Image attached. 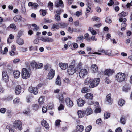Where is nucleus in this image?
Here are the masks:
<instances>
[{
	"instance_id": "nucleus-1",
	"label": "nucleus",
	"mask_w": 132,
	"mask_h": 132,
	"mask_svg": "<svg viewBox=\"0 0 132 132\" xmlns=\"http://www.w3.org/2000/svg\"><path fill=\"white\" fill-rule=\"evenodd\" d=\"M125 78V75L121 72L117 73L116 76V79L119 82H121L124 81Z\"/></svg>"
},
{
	"instance_id": "nucleus-2",
	"label": "nucleus",
	"mask_w": 132,
	"mask_h": 132,
	"mask_svg": "<svg viewBox=\"0 0 132 132\" xmlns=\"http://www.w3.org/2000/svg\"><path fill=\"white\" fill-rule=\"evenodd\" d=\"M30 72L26 68H23L22 70V76L23 79H27L29 77Z\"/></svg>"
},
{
	"instance_id": "nucleus-3",
	"label": "nucleus",
	"mask_w": 132,
	"mask_h": 132,
	"mask_svg": "<svg viewBox=\"0 0 132 132\" xmlns=\"http://www.w3.org/2000/svg\"><path fill=\"white\" fill-rule=\"evenodd\" d=\"M128 14L127 12H122L121 13L119 14V21L120 22H125L126 21V19L125 18H123V17L127 15Z\"/></svg>"
},
{
	"instance_id": "nucleus-4",
	"label": "nucleus",
	"mask_w": 132,
	"mask_h": 132,
	"mask_svg": "<svg viewBox=\"0 0 132 132\" xmlns=\"http://www.w3.org/2000/svg\"><path fill=\"white\" fill-rule=\"evenodd\" d=\"M100 79L99 78H95L93 80L92 79V81L89 85L90 88H93L97 86L99 83Z\"/></svg>"
},
{
	"instance_id": "nucleus-5",
	"label": "nucleus",
	"mask_w": 132,
	"mask_h": 132,
	"mask_svg": "<svg viewBox=\"0 0 132 132\" xmlns=\"http://www.w3.org/2000/svg\"><path fill=\"white\" fill-rule=\"evenodd\" d=\"M14 127L16 129L18 128L19 130L22 129V123L19 120H15L14 123Z\"/></svg>"
},
{
	"instance_id": "nucleus-6",
	"label": "nucleus",
	"mask_w": 132,
	"mask_h": 132,
	"mask_svg": "<svg viewBox=\"0 0 132 132\" xmlns=\"http://www.w3.org/2000/svg\"><path fill=\"white\" fill-rule=\"evenodd\" d=\"M2 79L4 82H8L9 80V78L7 72L3 71L2 73Z\"/></svg>"
},
{
	"instance_id": "nucleus-7",
	"label": "nucleus",
	"mask_w": 132,
	"mask_h": 132,
	"mask_svg": "<svg viewBox=\"0 0 132 132\" xmlns=\"http://www.w3.org/2000/svg\"><path fill=\"white\" fill-rule=\"evenodd\" d=\"M88 73V70L86 69H82L79 72L80 77L81 78H84V77Z\"/></svg>"
},
{
	"instance_id": "nucleus-8",
	"label": "nucleus",
	"mask_w": 132,
	"mask_h": 132,
	"mask_svg": "<svg viewBox=\"0 0 132 132\" xmlns=\"http://www.w3.org/2000/svg\"><path fill=\"white\" fill-rule=\"evenodd\" d=\"M28 6L29 7L31 6L32 9L34 10H36L37 9L38 7H39V6L37 3H34L31 2H29Z\"/></svg>"
},
{
	"instance_id": "nucleus-9",
	"label": "nucleus",
	"mask_w": 132,
	"mask_h": 132,
	"mask_svg": "<svg viewBox=\"0 0 132 132\" xmlns=\"http://www.w3.org/2000/svg\"><path fill=\"white\" fill-rule=\"evenodd\" d=\"M55 71L54 70L51 69L47 76V78L49 79H52L54 77L55 75Z\"/></svg>"
},
{
	"instance_id": "nucleus-10",
	"label": "nucleus",
	"mask_w": 132,
	"mask_h": 132,
	"mask_svg": "<svg viewBox=\"0 0 132 132\" xmlns=\"http://www.w3.org/2000/svg\"><path fill=\"white\" fill-rule=\"evenodd\" d=\"M38 89L37 88L34 87L32 86L29 88V91L31 93H33L34 94L36 95L38 93Z\"/></svg>"
},
{
	"instance_id": "nucleus-11",
	"label": "nucleus",
	"mask_w": 132,
	"mask_h": 132,
	"mask_svg": "<svg viewBox=\"0 0 132 132\" xmlns=\"http://www.w3.org/2000/svg\"><path fill=\"white\" fill-rule=\"evenodd\" d=\"M55 6L57 7L62 8L64 7L63 2L62 0H59V1L56 2H55Z\"/></svg>"
},
{
	"instance_id": "nucleus-12",
	"label": "nucleus",
	"mask_w": 132,
	"mask_h": 132,
	"mask_svg": "<svg viewBox=\"0 0 132 132\" xmlns=\"http://www.w3.org/2000/svg\"><path fill=\"white\" fill-rule=\"evenodd\" d=\"M65 101L66 104L68 107H71L73 106V102L72 101L70 100V98H66Z\"/></svg>"
},
{
	"instance_id": "nucleus-13",
	"label": "nucleus",
	"mask_w": 132,
	"mask_h": 132,
	"mask_svg": "<svg viewBox=\"0 0 132 132\" xmlns=\"http://www.w3.org/2000/svg\"><path fill=\"white\" fill-rule=\"evenodd\" d=\"M41 123L42 126L43 127H45L48 130L49 129L50 126L46 121L43 120L42 121Z\"/></svg>"
},
{
	"instance_id": "nucleus-14",
	"label": "nucleus",
	"mask_w": 132,
	"mask_h": 132,
	"mask_svg": "<svg viewBox=\"0 0 132 132\" xmlns=\"http://www.w3.org/2000/svg\"><path fill=\"white\" fill-rule=\"evenodd\" d=\"M75 72V69L72 66L68 68V72L69 75H72Z\"/></svg>"
},
{
	"instance_id": "nucleus-15",
	"label": "nucleus",
	"mask_w": 132,
	"mask_h": 132,
	"mask_svg": "<svg viewBox=\"0 0 132 132\" xmlns=\"http://www.w3.org/2000/svg\"><path fill=\"white\" fill-rule=\"evenodd\" d=\"M77 102L78 105L79 107L82 106L85 103L84 101L81 98L78 99L77 100Z\"/></svg>"
},
{
	"instance_id": "nucleus-16",
	"label": "nucleus",
	"mask_w": 132,
	"mask_h": 132,
	"mask_svg": "<svg viewBox=\"0 0 132 132\" xmlns=\"http://www.w3.org/2000/svg\"><path fill=\"white\" fill-rule=\"evenodd\" d=\"M114 71L110 69H108L104 71L105 75L109 76L112 75L114 73Z\"/></svg>"
},
{
	"instance_id": "nucleus-17",
	"label": "nucleus",
	"mask_w": 132,
	"mask_h": 132,
	"mask_svg": "<svg viewBox=\"0 0 132 132\" xmlns=\"http://www.w3.org/2000/svg\"><path fill=\"white\" fill-rule=\"evenodd\" d=\"M21 90V86L17 85L15 87V92L17 95H19L20 93Z\"/></svg>"
},
{
	"instance_id": "nucleus-18",
	"label": "nucleus",
	"mask_w": 132,
	"mask_h": 132,
	"mask_svg": "<svg viewBox=\"0 0 132 132\" xmlns=\"http://www.w3.org/2000/svg\"><path fill=\"white\" fill-rule=\"evenodd\" d=\"M59 66L62 70H65L68 67V64L67 63H60L59 64Z\"/></svg>"
},
{
	"instance_id": "nucleus-19",
	"label": "nucleus",
	"mask_w": 132,
	"mask_h": 132,
	"mask_svg": "<svg viewBox=\"0 0 132 132\" xmlns=\"http://www.w3.org/2000/svg\"><path fill=\"white\" fill-rule=\"evenodd\" d=\"M111 94H109L106 96V100L109 104H111L112 102V100L111 97Z\"/></svg>"
},
{
	"instance_id": "nucleus-20",
	"label": "nucleus",
	"mask_w": 132,
	"mask_h": 132,
	"mask_svg": "<svg viewBox=\"0 0 132 132\" xmlns=\"http://www.w3.org/2000/svg\"><path fill=\"white\" fill-rule=\"evenodd\" d=\"M91 68L94 73H96L98 71V67L96 64L92 65L91 67Z\"/></svg>"
},
{
	"instance_id": "nucleus-21",
	"label": "nucleus",
	"mask_w": 132,
	"mask_h": 132,
	"mask_svg": "<svg viewBox=\"0 0 132 132\" xmlns=\"http://www.w3.org/2000/svg\"><path fill=\"white\" fill-rule=\"evenodd\" d=\"M59 26L57 23L54 24H53L51 28V29L53 31H55L56 29H59Z\"/></svg>"
},
{
	"instance_id": "nucleus-22",
	"label": "nucleus",
	"mask_w": 132,
	"mask_h": 132,
	"mask_svg": "<svg viewBox=\"0 0 132 132\" xmlns=\"http://www.w3.org/2000/svg\"><path fill=\"white\" fill-rule=\"evenodd\" d=\"M130 89V86L128 84H126L122 88V90L125 92H127Z\"/></svg>"
},
{
	"instance_id": "nucleus-23",
	"label": "nucleus",
	"mask_w": 132,
	"mask_h": 132,
	"mask_svg": "<svg viewBox=\"0 0 132 132\" xmlns=\"http://www.w3.org/2000/svg\"><path fill=\"white\" fill-rule=\"evenodd\" d=\"M63 94L65 95L66 94V93L65 92H64L63 94H62L61 93H60L59 94L58 99L60 101H61V102L60 103H62V102L63 100L64 97H63Z\"/></svg>"
},
{
	"instance_id": "nucleus-24",
	"label": "nucleus",
	"mask_w": 132,
	"mask_h": 132,
	"mask_svg": "<svg viewBox=\"0 0 132 132\" xmlns=\"http://www.w3.org/2000/svg\"><path fill=\"white\" fill-rule=\"evenodd\" d=\"M85 97L87 99L92 100L93 98V95L91 93H88L85 95Z\"/></svg>"
},
{
	"instance_id": "nucleus-25",
	"label": "nucleus",
	"mask_w": 132,
	"mask_h": 132,
	"mask_svg": "<svg viewBox=\"0 0 132 132\" xmlns=\"http://www.w3.org/2000/svg\"><path fill=\"white\" fill-rule=\"evenodd\" d=\"M22 19V17L19 15H17L15 16L13 19L15 22H20V20Z\"/></svg>"
},
{
	"instance_id": "nucleus-26",
	"label": "nucleus",
	"mask_w": 132,
	"mask_h": 132,
	"mask_svg": "<svg viewBox=\"0 0 132 132\" xmlns=\"http://www.w3.org/2000/svg\"><path fill=\"white\" fill-rule=\"evenodd\" d=\"M78 117L79 118H82L84 115V112L81 110H78L77 112Z\"/></svg>"
},
{
	"instance_id": "nucleus-27",
	"label": "nucleus",
	"mask_w": 132,
	"mask_h": 132,
	"mask_svg": "<svg viewBox=\"0 0 132 132\" xmlns=\"http://www.w3.org/2000/svg\"><path fill=\"white\" fill-rule=\"evenodd\" d=\"M92 81V79L90 77H88L85 79L84 83L85 85H87L91 83Z\"/></svg>"
},
{
	"instance_id": "nucleus-28",
	"label": "nucleus",
	"mask_w": 132,
	"mask_h": 132,
	"mask_svg": "<svg viewBox=\"0 0 132 132\" xmlns=\"http://www.w3.org/2000/svg\"><path fill=\"white\" fill-rule=\"evenodd\" d=\"M92 111L90 108H87L85 111V113L86 115H88L92 114Z\"/></svg>"
},
{
	"instance_id": "nucleus-29",
	"label": "nucleus",
	"mask_w": 132,
	"mask_h": 132,
	"mask_svg": "<svg viewBox=\"0 0 132 132\" xmlns=\"http://www.w3.org/2000/svg\"><path fill=\"white\" fill-rule=\"evenodd\" d=\"M37 63L35 62L34 60L32 61L30 63L31 67L34 69H37Z\"/></svg>"
},
{
	"instance_id": "nucleus-30",
	"label": "nucleus",
	"mask_w": 132,
	"mask_h": 132,
	"mask_svg": "<svg viewBox=\"0 0 132 132\" xmlns=\"http://www.w3.org/2000/svg\"><path fill=\"white\" fill-rule=\"evenodd\" d=\"M55 83L56 84L60 86L61 84V81L60 77L59 75H58L56 80Z\"/></svg>"
},
{
	"instance_id": "nucleus-31",
	"label": "nucleus",
	"mask_w": 132,
	"mask_h": 132,
	"mask_svg": "<svg viewBox=\"0 0 132 132\" xmlns=\"http://www.w3.org/2000/svg\"><path fill=\"white\" fill-rule=\"evenodd\" d=\"M14 76L15 78H18L20 76V72L18 70L14 71L13 72Z\"/></svg>"
},
{
	"instance_id": "nucleus-32",
	"label": "nucleus",
	"mask_w": 132,
	"mask_h": 132,
	"mask_svg": "<svg viewBox=\"0 0 132 132\" xmlns=\"http://www.w3.org/2000/svg\"><path fill=\"white\" fill-rule=\"evenodd\" d=\"M125 103L124 100L122 99H120L118 102V104L120 106H123Z\"/></svg>"
},
{
	"instance_id": "nucleus-33",
	"label": "nucleus",
	"mask_w": 132,
	"mask_h": 132,
	"mask_svg": "<svg viewBox=\"0 0 132 132\" xmlns=\"http://www.w3.org/2000/svg\"><path fill=\"white\" fill-rule=\"evenodd\" d=\"M12 126L11 125H7L6 128L9 130V132H14V129L12 128Z\"/></svg>"
},
{
	"instance_id": "nucleus-34",
	"label": "nucleus",
	"mask_w": 132,
	"mask_h": 132,
	"mask_svg": "<svg viewBox=\"0 0 132 132\" xmlns=\"http://www.w3.org/2000/svg\"><path fill=\"white\" fill-rule=\"evenodd\" d=\"M77 130L78 131L82 132L84 130V127L82 125H77Z\"/></svg>"
},
{
	"instance_id": "nucleus-35",
	"label": "nucleus",
	"mask_w": 132,
	"mask_h": 132,
	"mask_svg": "<svg viewBox=\"0 0 132 132\" xmlns=\"http://www.w3.org/2000/svg\"><path fill=\"white\" fill-rule=\"evenodd\" d=\"M83 39V35H80L76 39V42L77 43L82 42Z\"/></svg>"
},
{
	"instance_id": "nucleus-36",
	"label": "nucleus",
	"mask_w": 132,
	"mask_h": 132,
	"mask_svg": "<svg viewBox=\"0 0 132 132\" xmlns=\"http://www.w3.org/2000/svg\"><path fill=\"white\" fill-rule=\"evenodd\" d=\"M24 41L22 39H19L17 40V43L19 45H22L24 44Z\"/></svg>"
},
{
	"instance_id": "nucleus-37",
	"label": "nucleus",
	"mask_w": 132,
	"mask_h": 132,
	"mask_svg": "<svg viewBox=\"0 0 132 132\" xmlns=\"http://www.w3.org/2000/svg\"><path fill=\"white\" fill-rule=\"evenodd\" d=\"M89 35L87 33H86L84 34V39L88 41H90V38L89 37Z\"/></svg>"
},
{
	"instance_id": "nucleus-38",
	"label": "nucleus",
	"mask_w": 132,
	"mask_h": 132,
	"mask_svg": "<svg viewBox=\"0 0 132 132\" xmlns=\"http://www.w3.org/2000/svg\"><path fill=\"white\" fill-rule=\"evenodd\" d=\"M43 97H41L39 99L38 102L40 105H41L43 104Z\"/></svg>"
},
{
	"instance_id": "nucleus-39",
	"label": "nucleus",
	"mask_w": 132,
	"mask_h": 132,
	"mask_svg": "<svg viewBox=\"0 0 132 132\" xmlns=\"http://www.w3.org/2000/svg\"><path fill=\"white\" fill-rule=\"evenodd\" d=\"M32 26L34 27L33 30L35 31H37L39 29V27L35 24H33Z\"/></svg>"
},
{
	"instance_id": "nucleus-40",
	"label": "nucleus",
	"mask_w": 132,
	"mask_h": 132,
	"mask_svg": "<svg viewBox=\"0 0 132 132\" xmlns=\"http://www.w3.org/2000/svg\"><path fill=\"white\" fill-rule=\"evenodd\" d=\"M53 39L51 38H50L49 37H46L45 42H52L53 41Z\"/></svg>"
},
{
	"instance_id": "nucleus-41",
	"label": "nucleus",
	"mask_w": 132,
	"mask_h": 132,
	"mask_svg": "<svg viewBox=\"0 0 132 132\" xmlns=\"http://www.w3.org/2000/svg\"><path fill=\"white\" fill-rule=\"evenodd\" d=\"M123 22L122 23L121 27V29L122 30H123L125 29L126 26V23H125V22Z\"/></svg>"
},
{
	"instance_id": "nucleus-42",
	"label": "nucleus",
	"mask_w": 132,
	"mask_h": 132,
	"mask_svg": "<svg viewBox=\"0 0 132 132\" xmlns=\"http://www.w3.org/2000/svg\"><path fill=\"white\" fill-rule=\"evenodd\" d=\"M73 47H71V48L73 50L75 49H76L78 47V45L76 43H73L72 44Z\"/></svg>"
},
{
	"instance_id": "nucleus-43",
	"label": "nucleus",
	"mask_w": 132,
	"mask_h": 132,
	"mask_svg": "<svg viewBox=\"0 0 132 132\" xmlns=\"http://www.w3.org/2000/svg\"><path fill=\"white\" fill-rule=\"evenodd\" d=\"M39 108V106L38 104H34L33 105V109L35 111L37 110Z\"/></svg>"
},
{
	"instance_id": "nucleus-44",
	"label": "nucleus",
	"mask_w": 132,
	"mask_h": 132,
	"mask_svg": "<svg viewBox=\"0 0 132 132\" xmlns=\"http://www.w3.org/2000/svg\"><path fill=\"white\" fill-rule=\"evenodd\" d=\"M63 11V9L58 10H56L55 12H56V14L55 15H60L61 12Z\"/></svg>"
},
{
	"instance_id": "nucleus-45",
	"label": "nucleus",
	"mask_w": 132,
	"mask_h": 132,
	"mask_svg": "<svg viewBox=\"0 0 132 132\" xmlns=\"http://www.w3.org/2000/svg\"><path fill=\"white\" fill-rule=\"evenodd\" d=\"M20 101L19 98H16L13 100V102L14 104H16L18 103Z\"/></svg>"
},
{
	"instance_id": "nucleus-46",
	"label": "nucleus",
	"mask_w": 132,
	"mask_h": 132,
	"mask_svg": "<svg viewBox=\"0 0 132 132\" xmlns=\"http://www.w3.org/2000/svg\"><path fill=\"white\" fill-rule=\"evenodd\" d=\"M48 4L49 6L50 10H52L53 8V3L51 2H50L48 3Z\"/></svg>"
},
{
	"instance_id": "nucleus-47",
	"label": "nucleus",
	"mask_w": 132,
	"mask_h": 132,
	"mask_svg": "<svg viewBox=\"0 0 132 132\" xmlns=\"http://www.w3.org/2000/svg\"><path fill=\"white\" fill-rule=\"evenodd\" d=\"M104 118L105 119H106L110 116V113H106L104 114Z\"/></svg>"
},
{
	"instance_id": "nucleus-48",
	"label": "nucleus",
	"mask_w": 132,
	"mask_h": 132,
	"mask_svg": "<svg viewBox=\"0 0 132 132\" xmlns=\"http://www.w3.org/2000/svg\"><path fill=\"white\" fill-rule=\"evenodd\" d=\"M88 88L86 87H84L81 90V92L82 93H84L88 92Z\"/></svg>"
},
{
	"instance_id": "nucleus-49",
	"label": "nucleus",
	"mask_w": 132,
	"mask_h": 132,
	"mask_svg": "<svg viewBox=\"0 0 132 132\" xmlns=\"http://www.w3.org/2000/svg\"><path fill=\"white\" fill-rule=\"evenodd\" d=\"M82 65L83 64L81 62H80L78 63V64L77 65L76 68H77L78 69H81L82 67Z\"/></svg>"
},
{
	"instance_id": "nucleus-50",
	"label": "nucleus",
	"mask_w": 132,
	"mask_h": 132,
	"mask_svg": "<svg viewBox=\"0 0 132 132\" xmlns=\"http://www.w3.org/2000/svg\"><path fill=\"white\" fill-rule=\"evenodd\" d=\"M10 54L11 56H14L17 55L18 54L17 53L15 52L14 51L11 50V52H10Z\"/></svg>"
},
{
	"instance_id": "nucleus-51",
	"label": "nucleus",
	"mask_w": 132,
	"mask_h": 132,
	"mask_svg": "<svg viewBox=\"0 0 132 132\" xmlns=\"http://www.w3.org/2000/svg\"><path fill=\"white\" fill-rule=\"evenodd\" d=\"M21 11L22 14H25L26 13V10L25 7H21Z\"/></svg>"
},
{
	"instance_id": "nucleus-52",
	"label": "nucleus",
	"mask_w": 132,
	"mask_h": 132,
	"mask_svg": "<svg viewBox=\"0 0 132 132\" xmlns=\"http://www.w3.org/2000/svg\"><path fill=\"white\" fill-rule=\"evenodd\" d=\"M43 66V65L42 63H37V69L41 68Z\"/></svg>"
},
{
	"instance_id": "nucleus-53",
	"label": "nucleus",
	"mask_w": 132,
	"mask_h": 132,
	"mask_svg": "<svg viewBox=\"0 0 132 132\" xmlns=\"http://www.w3.org/2000/svg\"><path fill=\"white\" fill-rule=\"evenodd\" d=\"M61 121L60 120H56L55 122V126H56L59 127L60 125V122Z\"/></svg>"
},
{
	"instance_id": "nucleus-54",
	"label": "nucleus",
	"mask_w": 132,
	"mask_h": 132,
	"mask_svg": "<svg viewBox=\"0 0 132 132\" xmlns=\"http://www.w3.org/2000/svg\"><path fill=\"white\" fill-rule=\"evenodd\" d=\"M55 19H56V20L58 22L61 19H60V15H55Z\"/></svg>"
},
{
	"instance_id": "nucleus-55",
	"label": "nucleus",
	"mask_w": 132,
	"mask_h": 132,
	"mask_svg": "<svg viewBox=\"0 0 132 132\" xmlns=\"http://www.w3.org/2000/svg\"><path fill=\"white\" fill-rule=\"evenodd\" d=\"M92 19L93 21H96L97 20L100 21V18L96 16H93L92 17Z\"/></svg>"
},
{
	"instance_id": "nucleus-56",
	"label": "nucleus",
	"mask_w": 132,
	"mask_h": 132,
	"mask_svg": "<svg viewBox=\"0 0 132 132\" xmlns=\"http://www.w3.org/2000/svg\"><path fill=\"white\" fill-rule=\"evenodd\" d=\"M96 123L97 124L100 125L102 123V121L101 119L99 118L97 120Z\"/></svg>"
},
{
	"instance_id": "nucleus-57",
	"label": "nucleus",
	"mask_w": 132,
	"mask_h": 132,
	"mask_svg": "<svg viewBox=\"0 0 132 132\" xmlns=\"http://www.w3.org/2000/svg\"><path fill=\"white\" fill-rule=\"evenodd\" d=\"M9 27L14 30L16 29V26L14 24H10L9 26Z\"/></svg>"
},
{
	"instance_id": "nucleus-58",
	"label": "nucleus",
	"mask_w": 132,
	"mask_h": 132,
	"mask_svg": "<svg viewBox=\"0 0 132 132\" xmlns=\"http://www.w3.org/2000/svg\"><path fill=\"white\" fill-rule=\"evenodd\" d=\"M64 109V106L62 104H60L59 106L58 107V110H63Z\"/></svg>"
},
{
	"instance_id": "nucleus-59",
	"label": "nucleus",
	"mask_w": 132,
	"mask_h": 132,
	"mask_svg": "<svg viewBox=\"0 0 132 132\" xmlns=\"http://www.w3.org/2000/svg\"><path fill=\"white\" fill-rule=\"evenodd\" d=\"M105 21L108 23H111L112 20L110 18L107 17Z\"/></svg>"
},
{
	"instance_id": "nucleus-60",
	"label": "nucleus",
	"mask_w": 132,
	"mask_h": 132,
	"mask_svg": "<svg viewBox=\"0 0 132 132\" xmlns=\"http://www.w3.org/2000/svg\"><path fill=\"white\" fill-rule=\"evenodd\" d=\"M6 109L4 108H2L0 109V112L2 113H4Z\"/></svg>"
},
{
	"instance_id": "nucleus-61",
	"label": "nucleus",
	"mask_w": 132,
	"mask_h": 132,
	"mask_svg": "<svg viewBox=\"0 0 132 132\" xmlns=\"http://www.w3.org/2000/svg\"><path fill=\"white\" fill-rule=\"evenodd\" d=\"M47 108L45 107L44 106L42 108V111L43 113H45L47 111Z\"/></svg>"
},
{
	"instance_id": "nucleus-62",
	"label": "nucleus",
	"mask_w": 132,
	"mask_h": 132,
	"mask_svg": "<svg viewBox=\"0 0 132 132\" xmlns=\"http://www.w3.org/2000/svg\"><path fill=\"white\" fill-rule=\"evenodd\" d=\"M120 121L121 123L123 124H125V118L122 117L120 119Z\"/></svg>"
},
{
	"instance_id": "nucleus-63",
	"label": "nucleus",
	"mask_w": 132,
	"mask_h": 132,
	"mask_svg": "<svg viewBox=\"0 0 132 132\" xmlns=\"http://www.w3.org/2000/svg\"><path fill=\"white\" fill-rule=\"evenodd\" d=\"M64 81L65 83L69 84V83L71 81L68 78H65L64 80Z\"/></svg>"
},
{
	"instance_id": "nucleus-64",
	"label": "nucleus",
	"mask_w": 132,
	"mask_h": 132,
	"mask_svg": "<svg viewBox=\"0 0 132 132\" xmlns=\"http://www.w3.org/2000/svg\"><path fill=\"white\" fill-rule=\"evenodd\" d=\"M101 109L100 108H97L95 110V112L96 113H99L101 112Z\"/></svg>"
}]
</instances>
